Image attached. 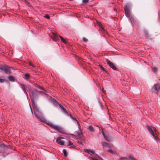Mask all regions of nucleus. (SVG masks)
Returning <instances> with one entry per match:
<instances>
[{
    "instance_id": "nucleus-1",
    "label": "nucleus",
    "mask_w": 160,
    "mask_h": 160,
    "mask_svg": "<svg viewBox=\"0 0 160 160\" xmlns=\"http://www.w3.org/2000/svg\"><path fill=\"white\" fill-rule=\"evenodd\" d=\"M41 93H45L44 92L39 91L36 89H33L29 92L30 96L32 100L34 113L35 116L40 121L44 122L45 121V118L43 117L38 107L35 105L34 102V99L37 98L38 95H40Z\"/></svg>"
},
{
    "instance_id": "nucleus-2",
    "label": "nucleus",
    "mask_w": 160,
    "mask_h": 160,
    "mask_svg": "<svg viewBox=\"0 0 160 160\" xmlns=\"http://www.w3.org/2000/svg\"><path fill=\"white\" fill-rule=\"evenodd\" d=\"M45 121L44 122L46 123L48 126L51 127L57 131L59 132L62 133H63V131L62 128L59 126L56 125L50 122H46V120L45 119Z\"/></svg>"
},
{
    "instance_id": "nucleus-3",
    "label": "nucleus",
    "mask_w": 160,
    "mask_h": 160,
    "mask_svg": "<svg viewBox=\"0 0 160 160\" xmlns=\"http://www.w3.org/2000/svg\"><path fill=\"white\" fill-rule=\"evenodd\" d=\"M124 10L126 16L129 18L132 22H134V19L130 15V11L129 8L127 5L125 6Z\"/></svg>"
},
{
    "instance_id": "nucleus-4",
    "label": "nucleus",
    "mask_w": 160,
    "mask_h": 160,
    "mask_svg": "<svg viewBox=\"0 0 160 160\" xmlns=\"http://www.w3.org/2000/svg\"><path fill=\"white\" fill-rule=\"evenodd\" d=\"M0 69L4 71L6 73L9 74L10 73V68L8 67L7 65H4L0 66Z\"/></svg>"
},
{
    "instance_id": "nucleus-5",
    "label": "nucleus",
    "mask_w": 160,
    "mask_h": 160,
    "mask_svg": "<svg viewBox=\"0 0 160 160\" xmlns=\"http://www.w3.org/2000/svg\"><path fill=\"white\" fill-rule=\"evenodd\" d=\"M147 128H148V131L150 132L151 134V135H152V136H153V137L154 138V139H155L157 140V138L156 136L154 134V132H153V130H152V127H150L149 126H148Z\"/></svg>"
},
{
    "instance_id": "nucleus-6",
    "label": "nucleus",
    "mask_w": 160,
    "mask_h": 160,
    "mask_svg": "<svg viewBox=\"0 0 160 160\" xmlns=\"http://www.w3.org/2000/svg\"><path fill=\"white\" fill-rule=\"evenodd\" d=\"M53 36H54L55 38L56 39H58V37H59L60 38L61 41L63 42L64 43H67L66 41L65 40V39L62 36H58L57 34H56L54 33H53Z\"/></svg>"
},
{
    "instance_id": "nucleus-7",
    "label": "nucleus",
    "mask_w": 160,
    "mask_h": 160,
    "mask_svg": "<svg viewBox=\"0 0 160 160\" xmlns=\"http://www.w3.org/2000/svg\"><path fill=\"white\" fill-rule=\"evenodd\" d=\"M107 64L109 65V67L112 68L114 70H116L117 68L114 65V64L111 61L108 60L107 61Z\"/></svg>"
},
{
    "instance_id": "nucleus-8",
    "label": "nucleus",
    "mask_w": 160,
    "mask_h": 160,
    "mask_svg": "<svg viewBox=\"0 0 160 160\" xmlns=\"http://www.w3.org/2000/svg\"><path fill=\"white\" fill-rule=\"evenodd\" d=\"M84 151L90 154L91 155H92L95 153V152L93 150L91 149H84Z\"/></svg>"
},
{
    "instance_id": "nucleus-9",
    "label": "nucleus",
    "mask_w": 160,
    "mask_h": 160,
    "mask_svg": "<svg viewBox=\"0 0 160 160\" xmlns=\"http://www.w3.org/2000/svg\"><path fill=\"white\" fill-rule=\"evenodd\" d=\"M63 138H58L56 140V142L58 144H59L60 145H64L65 141H64L62 140V139Z\"/></svg>"
},
{
    "instance_id": "nucleus-10",
    "label": "nucleus",
    "mask_w": 160,
    "mask_h": 160,
    "mask_svg": "<svg viewBox=\"0 0 160 160\" xmlns=\"http://www.w3.org/2000/svg\"><path fill=\"white\" fill-rule=\"evenodd\" d=\"M160 88L159 85L156 84L153 86L152 88V91H157Z\"/></svg>"
},
{
    "instance_id": "nucleus-11",
    "label": "nucleus",
    "mask_w": 160,
    "mask_h": 160,
    "mask_svg": "<svg viewBox=\"0 0 160 160\" xmlns=\"http://www.w3.org/2000/svg\"><path fill=\"white\" fill-rule=\"evenodd\" d=\"M102 145L103 147L105 148V149H106V148H109V145L105 142H102Z\"/></svg>"
},
{
    "instance_id": "nucleus-12",
    "label": "nucleus",
    "mask_w": 160,
    "mask_h": 160,
    "mask_svg": "<svg viewBox=\"0 0 160 160\" xmlns=\"http://www.w3.org/2000/svg\"><path fill=\"white\" fill-rule=\"evenodd\" d=\"M75 135L76 136H80L82 134V132L81 129H79L78 131H76L74 132Z\"/></svg>"
},
{
    "instance_id": "nucleus-13",
    "label": "nucleus",
    "mask_w": 160,
    "mask_h": 160,
    "mask_svg": "<svg viewBox=\"0 0 160 160\" xmlns=\"http://www.w3.org/2000/svg\"><path fill=\"white\" fill-rule=\"evenodd\" d=\"M97 157L98 158L97 159L96 158H94L93 157H91L90 158L91 160H101L102 158L99 157L98 155L96 154Z\"/></svg>"
},
{
    "instance_id": "nucleus-14",
    "label": "nucleus",
    "mask_w": 160,
    "mask_h": 160,
    "mask_svg": "<svg viewBox=\"0 0 160 160\" xmlns=\"http://www.w3.org/2000/svg\"><path fill=\"white\" fill-rule=\"evenodd\" d=\"M20 85L21 86L23 90L25 92V93H27L26 90V86L24 84H20Z\"/></svg>"
},
{
    "instance_id": "nucleus-15",
    "label": "nucleus",
    "mask_w": 160,
    "mask_h": 160,
    "mask_svg": "<svg viewBox=\"0 0 160 160\" xmlns=\"http://www.w3.org/2000/svg\"><path fill=\"white\" fill-rule=\"evenodd\" d=\"M143 32L145 34V37L146 38H148L149 37V35L148 33V31L147 30H143Z\"/></svg>"
},
{
    "instance_id": "nucleus-16",
    "label": "nucleus",
    "mask_w": 160,
    "mask_h": 160,
    "mask_svg": "<svg viewBox=\"0 0 160 160\" xmlns=\"http://www.w3.org/2000/svg\"><path fill=\"white\" fill-rule=\"evenodd\" d=\"M71 117L73 119V120L75 121H76L78 124V129H81V126H80V123H79V122H78V121L77 120V119H76V118H72V116H71Z\"/></svg>"
},
{
    "instance_id": "nucleus-17",
    "label": "nucleus",
    "mask_w": 160,
    "mask_h": 160,
    "mask_svg": "<svg viewBox=\"0 0 160 160\" xmlns=\"http://www.w3.org/2000/svg\"><path fill=\"white\" fill-rule=\"evenodd\" d=\"M88 129L91 132H94L95 130L92 126L90 125L88 126Z\"/></svg>"
},
{
    "instance_id": "nucleus-18",
    "label": "nucleus",
    "mask_w": 160,
    "mask_h": 160,
    "mask_svg": "<svg viewBox=\"0 0 160 160\" xmlns=\"http://www.w3.org/2000/svg\"><path fill=\"white\" fill-rule=\"evenodd\" d=\"M68 144H67V146H70V148H74V147H75L74 146V145H73L72 142H71L70 141H68Z\"/></svg>"
},
{
    "instance_id": "nucleus-19",
    "label": "nucleus",
    "mask_w": 160,
    "mask_h": 160,
    "mask_svg": "<svg viewBox=\"0 0 160 160\" xmlns=\"http://www.w3.org/2000/svg\"><path fill=\"white\" fill-rule=\"evenodd\" d=\"M59 106L60 108L62 109V110L65 113H67L68 112L67 111H66L65 108L62 105L59 104Z\"/></svg>"
},
{
    "instance_id": "nucleus-20",
    "label": "nucleus",
    "mask_w": 160,
    "mask_h": 160,
    "mask_svg": "<svg viewBox=\"0 0 160 160\" xmlns=\"http://www.w3.org/2000/svg\"><path fill=\"white\" fill-rule=\"evenodd\" d=\"M8 78L10 81L12 82L14 80V77L12 76H9L8 77Z\"/></svg>"
},
{
    "instance_id": "nucleus-21",
    "label": "nucleus",
    "mask_w": 160,
    "mask_h": 160,
    "mask_svg": "<svg viewBox=\"0 0 160 160\" xmlns=\"http://www.w3.org/2000/svg\"><path fill=\"white\" fill-rule=\"evenodd\" d=\"M105 150L106 151H108L111 153H114V151L112 150L111 149H110V148L108 149H105Z\"/></svg>"
},
{
    "instance_id": "nucleus-22",
    "label": "nucleus",
    "mask_w": 160,
    "mask_h": 160,
    "mask_svg": "<svg viewBox=\"0 0 160 160\" xmlns=\"http://www.w3.org/2000/svg\"><path fill=\"white\" fill-rule=\"evenodd\" d=\"M97 23H98L99 26L101 28V29H102L101 30H102L104 31V30L103 29V27H102V24L100 22H97Z\"/></svg>"
},
{
    "instance_id": "nucleus-23",
    "label": "nucleus",
    "mask_w": 160,
    "mask_h": 160,
    "mask_svg": "<svg viewBox=\"0 0 160 160\" xmlns=\"http://www.w3.org/2000/svg\"><path fill=\"white\" fill-rule=\"evenodd\" d=\"M24 76H25V79H27L30 76V75L27 73H26L25 74Z\"/></svg>"
},
{
    "instance_id": "nucleus-24",
    "label": "nucleus",
    "mask_w": 160,
    "mask_h": 160,
    "mask_svg": "<svg viewBox=\"0 0 160 160\" xmlns=\"http://www.w3.org/2000/svg\"><path fill=\"white\" fill-rule=\"evenodd\" d=\"M63 152L65 156H67V152L65 149L63 150Z\"/></svg>"
},
{
    "instance_id": "nucleus-25",
    "label": "nucleus",
    "mask_w": 160,
    "mask_h": 160,
    "mask_svg": "<svg viewBox=\"0 0 160 160\" xmlns=\"http://www.w3.org/2000/svg\"><path fill=\"white\" fill-rule=\"evenodd\" d=\"M128 159V158L126 157H123L121 158L120 160H127Z\"/></svg>"
},
{
    "instance_id": "nucleus-26",
    "label": "nucleus",
    "mask_w": 160,
    "mask_h": 160,
    "mask_svg": "<svg viewBox=\"0 0 160 160\" xmlns=\"http://www.w3.org/2000/svg\"><path fill=\"white\" fill-rule=\"evenodd\" d=\"M154 72H156L158 70V68L156 67H154L152 68Z\"/></svg>"
},
{
    "instance_id": "nucleus-27",
    "label": "nucleus",
    "mask_w": 160,
    "mask_h": 160,
    "mask_svg": "<svg viewBox=\"0 0 160 160\" xmlns=\"http://www.w3.org/2000/svg\"><path fill=\"white\" fill-rule=\"evenodd\" d=\"M128 158L129 159V160H136L132 157L131 156H130Z\"/></svg>"
},
{
    "instance_id": "nucleus-28",
    "label": "nucleus",
    "mask_w": 160,
    "mask_h": 160,
    "mask_svg": "<svg viewBox=\"0 0 160 160\" xmlns=\"http://www.w3.org/2000/svg\"><path fill=\"white\" fill-rule=\"evenodd\" d=\"M44 17L48 19H49L50 18V16L48 15H45Z\"/></svg>"
},
{
    "instance_id": "nucleus-29",
    "label": "nucleus",
    "mask_w": 160,
    "mask_h": 160,
    "mask_svg": "<svg viewBox=\"0 0 160 160\" xmlns=\"http://www.w3.org/2000/svg\"><path fill=\"white\" fill-rule=\"evenodd\" d=\"M4 80L2 78H0V83H2L4 82Z\"/></svg>"
},
{
    "instance_id": "nucleus-30",
    "label": "nucleus",
    "mask_w": 160,
    "mask_h": 160,
    "mask_svg": "<svg viewBox=\"0 0 160 160\" xmlns=\"http://www.w3.org/2000/svg\"><path fill=\"white\" fill-rule=\"evenodd\" d=\"M100 67H101V68H102V69L104 71L106 72V70L105 69V68L102 67V66L101 65H100Z\"/></svg>"
},
{
    "instance_id": "nucleus-31",
    "label": "nucleus",
    "mask_w": 160,
    "mask_h": 160,
    "mask_svg": "<svg viewBox=\"0 0 160 160\" xmlns=\"http://www.w3.org/2000/svg\"><path fill=\"white\" fill-rule=\"evenodd\" d=\"M77 143H78L80 144H81V145H83V143H82L80 141H79L78 140H77Z\"/></svg>"
},
{
    "instance_id": "nucleus-32",
    "label": "nucleus",
    "mask_w": 160,
    "mask_h": 160,
    "mask_svg": "<svg viewBox=\"0 0 160 160\" xmlns=\"http://www.w3.org/2000/svg\"><path fill=\"white\" fill-rule=\"evenodd\" d=\"M82 2L84 3H87L88 2V0H83Z\"/></svg>"
},
{
    "instance_id": "nucleus-33",
    "label": "nucleus",
    "mask_w": 160,
    "mask_h": 160,
    "mask_svg": "<svg viewBox=\"0 0 160 160\" xmlns=\"http://www.w3.org/2000/svg\"><path fill=\"white\" fill-rule=\"evenodd\" d=\"M83 41H84V42H87L88 41V39H87V38H83Z\"/></svg>"
},
{
    "instance_id": "nucleus-34",
    "label": "nucleus",
    "mask_w": 160,
    "mask_h": 160,
    "mask_svg": "<svg viewBox=\"0 0 160 160\" xmlns=\"http://www.w3.org/2000/svg\"><path fill=\"white\" fill-rule=\"evenodd\" d=\"M152 130H153V132H156L157 131L156 128L153 127H152Z\"/></svg>"
},
{
    "instance_id": "nucleus-35",
    "label": "nucleus",
    "mask_w": 160,
    "mask_h": 160,
    "mask_svg": "<svg viewBox=\"0 0 160 160\" xmlns=\"http://www.w3.org/2000/svg\"><path fill=\"white\" fill-rule=\"evenodd\" d=\"M105 138L106 139V140L108 141H110V138L108 137L107 138L106 137V138Z\"/></svg>"
},
{
    "instance_id": "nucleus-36",
    "label": "nucleus",
    "mask_w": 160,
    "mask_h": 160,
    "mask_svg": "<svg viewBox=\"0 0 160 160\" xmlns=\"http://www.w3.org/2000/svg\"><path fill=\"white\" fill-rule=\"evenodd\" d=\"M38 88L40 90H43V89L42 87L39 86L38 87Z\"/></svg>"
},
{
    "instance_id": "nucleus-37",
    "label": "nucleus",
    "mask_w": 160,
    "mask_h": 160,
    "mask_svg": "<svg viewBox=\"0 0 160 160\" xmlns=\"http://www.w3.org/2000/svg\"><path fill=\"white\" fill-rule=\"evenodd\" d=\"M102 134L105 138H106V136L105 135L104 132H102Z\"/></svg>"
},
{
    "instance_id": "nucleus-38",
    "label": "nucleus",
    "mask_w": 160,
    "mask_h": 160,
    "mask_svg": "<svg viewBox=\"0 0 160 160\" xmlns=\"http://www.w3.org/2000/svg\"><path fill=\"white\" fill-rule=\"evenodd\" d=\"M35 87H36V88H38V87L39 86L37 84H35Z\"/></svg>"
}]
</instances>
